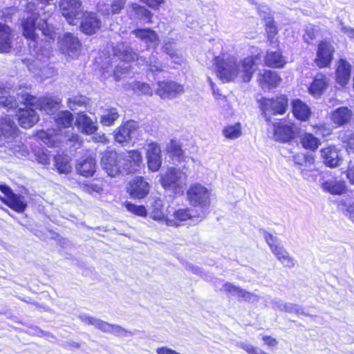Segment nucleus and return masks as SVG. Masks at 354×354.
Masks as SVG:
<instances>
[{
    "mask_svg": "<svg viewBox=\"0 0 354 354\" xmlns=\"http://www.w3.org/2000/svg\"><path fill=\"white\" fill-rule=\"evenodd\" d=\"M257 59H259L258 56L248 57L240 62L233 56L216 57L214 59L216 75L223 82H232L236 78L248 82L256 70Z\"/></svg>",
    "mask_w": 354,
    "mask_h": 354,
    "instance_id": "f257e3e1",
    "label": "nucleus"
},
{
    "mask_svg": "<svg viewBox=\"0 0 354 354\" xmlns=\"http://www.w3.org/2000/svg\"><path fill=\"white\" fill-rule=\"evenodd\" d=\"M17 101L24 104L30 105L36 109L44 111L48 114H52L56 111L61 102L58 98L47 97L37 98L24 90L17 93V100H16L12 96L7 95L6 91L0 90V104L3 107L8 109L16 108L19 106Z\"/></svg>",
    "mask_w": 354,
    "mask_h": 354,
    "instance_id": "f03ea898",
    "label": "nucleus"
},
{
    "mask_svg": "<svg viewBox=\"0 0 354 354\" xmlns=\"http://www.w3.org/2000/svg\"><path fill=\"white\" fill-rule=\"evenodd\" d=\"M51 13V10H48L47 13L32 12L30 16L24 18L21 21L24 36L35 42L37 37L36 31L38 30L41 31L44 35L52 39L54 30L48 22V17Z\"/></svg>",
    "mask_w": 354,
    "mask_h": 354,
    "instance_id": "7ed1b4c3",
    "label": "nucleus"
},
{
    "mask_svg": "<svg viewBox=\"0 0 354 354\" xmlns=\"http://www.w3.org/2000/svg\"><path fill=\"white\" fill-rule=\"evenodd\" d=\"M187 181V175L179 168L168 167L160 174V183L162 187L172 194L181 196L184 194Z\"/></svg>",
    "mask_w": 354,
    "mask_h": 354,
    "instance_id": "20e7f679",
    "label": "nucleus"
},
{
    "mask_svg": "<svg viewBox=\"0 0 354 354\" xmlns=\"http://www.w3.org/2000/svg\"><path fill=\"white\" fill-rule=\"evenodd\" d=\"M113 54L124 62L137 60L139 64H146L152 72L162 71V65L158 62L156 55H152L147 60L142 57H138L136 53L131 47L124 43L118 44L113 46Z\"/></svg>",
    "mask_w": 354,
    "mask_h": 354,
    "instance_id": "39448f33",
    "label": "nucleus"
},
{
    "mask_svg": "<svg viewBox=\"0 0 354 354\" xmlns=\"http://www.w3.org/2000/svg\"><path fill=\"white\" fill-rule=\"evenodd\" d=\"M261 105L266 120L270 122V114L285 113L288 107V98L284 95H281L276 98H265L262 100Z\"/></svg>",
    "mask_w": 354,
    "mask_h": 354,
    "instance_id": "423d86ee",
    "label": "nucleus"
},
{
    "mask_svg": "<svg viewBox=\"0 0 354 354\" xmlns=\"http://www.w3.org/2000/svg\"><path fill=\"white\" fill-rule=\"evenodd\" d=\"M59 8L63 17L71 25H76L84 14L80 0H61Z\"/></svg>",
    "mask_w": 354,
    "mask_h": 354,
    "instance_id": "0eeeda50",
    "label": "nucleus"
},
{
    "mask_svg": "<svg viewBox=\"0 0 354 354\" xmlns=\"http://www.w3.org/2000/svg\"><path fill=\"white\" fill-rule=\"evenodd\" d=\"M187 196L190 204L194 207L206 208L210 205L209 191L201 184L191 185L187 191Z\"/></svg>",
    "mask_w": 354,
    "mask_h": 354,
    "instance_id": "6e6552de",
    "label": "nucleus"
},
{
    "mask_svg": "<svg viewBox=\"0 0 354 354\" xmlns=\"http://www.w3.org/2000/svg\"><path fill=\"white\" fill-rule=\"evenodd\" d=\"M122 158V153L114 151H105L101 158L102 167L109 176L115 177L120 174V163Z\"/></svg>",
    "mask_w": 354,
    "mask_h": 354,
    "instance_id": "1a4fd4ad",
    "label": "nucleus"
},
{
    "mask_svg": "<svg viewBox=\"0 0 354 354\" xmlns=\"http://www.w3.org/2000/svg\"><path fill=\"white\" fill-rule=\"evenodd\" d=\"M264 238L270 246L272 252L278 260L284 266L288 268L294 267L295 260L292 258L283 247L277 244V238L270 234L265 232Z\"/></svg>",
    "mask_w": 354,
    "mask_h": 354,
    "instance_id": "9d476101",
    "label": "nucleus"
},
{
    "mask_svg": "<svg viewBox=\"0 0 354 354\" xmlns=\"http://www.w3.org/2000/svg\"><path fill=\"white\" fill-rule=\"evenodd\" d=\"M120 163V174H127L136 171L142 163V156L138 150L129 151L127 154L122 153Z\"/></svg>",
    "mask_w": 354,
    "mask_h": 354,
    "instance_id": "9b49d317",
    "label": "nucleus"
},
{
    "mask_svg": "<svg viewBox=\"0 0 354 354\" xmlns=\"http://www.w3.org/2000/svg\"><path fill=\"white\" fill-rule=\"evenodd\" d=\"M82 44L79 39L71 33H65L59 41V48L62 53L73 58L79 55Z\"/></svg>",
    "mask_w": 354,
    "mask_h": 354,
    "instance_id": "f8f14e48",
    "label": "nucleus"
},
{
    "mask_svg": "<svg viewBox=\"0 0 354 354\" xmlns=\"http://www.w3.org/2000/svg\"><path fill=\"white\" fill-rule=\"evenodd\" d=\"M150 185L142 176H136L129 183L127 192L134 198H144L149 192Z\"/></svg>",
    "mask_w": 354,
    "mask_h": 354,
    "instance_id": "ddd939ff",
    "label": "nucleus"
},
{
    "mask_svg": "<svg viewBox=\"0 0 354 354\" xmlns=\"http://www.w3.org/2000/svg\"><path fill=\"white\" fill-rule=\"evenodd\" d=\"M335 48L332 44L327 41H322L317 47L315 63L319 68L327 67L330 64Z\"/></svg>",
    "mask_w": 354,
    "mask_h": 354,
    "instance_id": "4468645a",
    "label": "nucleus"
},
{
    "mask_svg": "<svg viewBox=\"0 0 354 354\" xmlns=\"http://www.w3.org/2000/svg\"><path fill=\"white\" fill-rule=\"evenodd\" d=\"M137 129V122L132 120L128 121L115 131V140L124 145L131 141V138L136 135Z\"/></svg>",
    "mask_w": 354,
    "mask_h": 354,
    "instance_id": "2eb2a0df",
    "label": "nucleus"
},
{
    "mask_svg": "<svg viewBox=\"0 0 354 354\" xmlns=\"http://www.w3.org/2000/svg\"><path fill=\"white\" fill-rule=\"evenodd\" d=\"M147 160L149 169L157 171L162 165V151L158 144L151 142L147 147Z\"/></svg>",
    "mask_w": 354,
    "mask_h": 354,
    "instance_id": "dca6fc26",
    "label": "nucleus"
},
{
    "mask_svg": "<svg viewBox=\"0 0 354 354\" xmlns=\"http://www.w3.org/2000/svg\"><path fill=\"white\" fill-rule=\"evenodd\" d=\"M161 98H173L183 92V86L175 82H158L156 90Z\"/></svg>",
    "mask_w": 354,
    "mask_h": 354,
    "instance_id": "f3484780",
    "label": "nucleus"
},
{
    "mask_svg": "<svg viewBox=\"0 0 354 354\" xmlns=\"http://www.w3.org/2000/svg\"><path fill=\"white\" fill-rule=\"evenodd\" d=\"M26 105L25 109L20 108L17 114L18 122L24 129H28L35 124L39 120V115L32 107Z\"/></svg>",
    "mask_w": 354,
    "mask_h": 354,
    "instance_id": "a211bd4d",
    "label": "nucleus"
},
{
    "mask_svg": "<svg viewBox=\"0 0 354 354\" xmlns=\"http://www.w3.org/2000/svg\"><path fill=\"white\" fill-rule=\"evenodd\" d=\"M77 172L84 177H91L96 171V162L91 156L81 157L76 161Z\"/></svg>",
    "mask_w": 354,
    "mask_h": 354,
    "instance_id": "6ab92c4d",
    "label": "nucleus"
},
{
    "mask_svg": "<svg viewBox=\"0 0 354 354\" xmlns=\"http://www.w3.org/2000/svg\"><path fill=\"white\" fill-rule=\"evenodd\" d=\"M81 22V30L86 35L95 33L101 26V21L97 18L95 13L86 12L82 15Z\"/></svg>",
    "mask_w": 354,
    "mask_h": 354,
    "instance_id": "aec40b11",
    "label": "nucleus"
},
{
    "mask_svg": "<svg viewBox=\"0 0 354 354\" xmlns=\"http://www.w3.org/2000/svg\"><path fill=\"white\" fill-rule=\"evenodd\" d=\"M131 34L152 48H156L159 44V37L156 32L151 28H137L131 31Z\"/></svg>",
    "mask_w": 354,
    "mask_h": 354,
    "instance_id": "412c9836",
    "label": "nucleus"
},
{
    "mask_svg": "<svg viewBox=\"0 0 354 354\" xmlns=\"http://www.w3.org/2000/svg\"><path fill=\"white\" fill-rule=\"evenodd\" d=\"M96 120H93L84 113H79L76 118L75 124L82 133L91 135L95 133L98 129Z\"/></svg>",
    "mask_w": 354,
    "mask_h": 354,
    "instance_id": "4be33fe9",
    "label": "nucleus"
},
{
    "mask_svg": "<svg viewBox=\"0 0 354 354\" xmlns=\"http://www.w3.org/2000/svg\"><path fill=\"white\" fill-rule=\"evenodd\" d=\"M321 156L324 164L329 167H336L342 162L339 151L335 147H328L321 150Z\"/></svg>",
    "mask_w": 354,
    "mask_h": 354,
    "instance_id": "5701e85b",
    "label": "nucleus"
},
{
    "mask_svg": "<svg viewBox=\"0 0 354 354\" xmlns=\"http://www.w3.org/2000/svg\"><path fill=\"white\" fill-rule=\"evenodd\" d=\"M328 86V79L326 76L322 73H317L310 84L308 91L315 97H319L326 90Z\"/></svg>",
    "mask_w": 354,
    "mask_h": 354,
    "instance_id": "b1692460",
    "label": "nucleus"
},
{
    "mask_svg": "<svg viewBox=\"0 0 354 354\" xmlns=\"http://www.w3.org/2000/svg\"><path fill=\"white\" fill-rule=\"evenodd\" d=\"M194 217L189 209H179L166 218V224L168 226L178 227L184 222L192 220Z\"/></svg>",
    "mask_w": 354,
    "mask_h": 354,
    "instance_id": "393cba45",
    "label": "nucleus"
},
{
    "mask_svg": "<svg viewBox=\"0 0 354 354\" xmlns=\"http://www.w3.org/2000/svg\"><path fill=\"white\" fill-rule=\"evenodd\" d=\"M274 138L275 140L286 142L295 138V132L291 126L281 122L274 125Z\"/></svg>",
    "mask_w": 354,
    "mask_h": 354,
    "instance_id": "a878e982",
    "label": "nucleus"
},
{
    "mask_svg": "<svg viewBox=\"0 0 354 354\" xmlns=\"http://www.w3.org/2000/svg\"><path fill=\"white\" fill-rule=\"evenodd\" d=\"M292 111L295 117L301 121L307 120L310 115V107L299 99L293 100L291 102Z\"/></svg>",
    "mask_w": 354,
    "mask_h": 354,
    "instance_id": "bb28decb",
    "label": "nucleus"
},
{
    "mask_svg": "<svg viewBox=\"0 0 354 354\" xmlns=\"http://www.w3.org/2000/svg\"><path fill=\"white\" fill-rule=\"evenodd\" d=\"M4 203L18 213L24 212L27 207L25 196L14 192L6 198Z\"/></svg>",
    "mask_w": 354,
    "mask_h": 354,
    "instance_id": "cd10ccee",
    "label": "nucleus"
},
{
    "mask_svg": "<svg viewBox=\"0 0 354 354\" xmlns=\"http://www.w3.org/2000/svg\"><path fill=\"white\" fill-rule=\"evenodd\" d=\"M353 117L352 111L348 108L342 106L334 111L330 116L333 123L342 126L348 124Z\"/></svg>",
    "mask_w": 354,
    "mask_h": 354,
    "instance_id": "c85d7f7f",
    "label": "nucleus"
},
{
    "mask_svg": "<svg viewBox=\"0 0 354 354\" xmlns=\"http://www.w3.org/2000/svg\"><path fill=\"white\" fill-rule=\"evenodd\" d=\"M258 80L263 89H269L277 86L281 82V78L276 72L266 71L262 75H260Z\"/></svg>",
    "mask_w": 354,
    "mask_h": 354,
    "instance_id": "c756f323",
    "label": "nucleus"
},
{
    "mask_svg": "<svg viewBox=\"0 0 354 354\" xmlns=\"http://www.w3.org/2000/svg\"><path fill=\"white\" fill-rule=\"evenodd\" d=\"M0 131L1 136L8 139V142H11L16 137L18 129L10 118L6 117L1 122Z\"/></svg>",
    "mask_w": 354,
    "mask_h": 354,
    "instance_id": "7c9ffc66",
    "label": "nucleus"
},
{
    "mask_svg": "<svg viewBox=\"0 0 354 354\" xmlns=\"http://www.w3.org/2000/svg\"><path fill=\"white\" fill-rule=\"evenodd\" d=\"M337 82L342 86L346 85L351 77V66L344 59H340L336 70Z\"/></svg>",
    "mask_w": 354,
    "mask_h": 354,
    "instance_id": "2f4dec72",
    "label": "nucleus"
},
{
    "mask_svg": "<svg viewBox=\"0 0 354 354\" xmlns=\"http://www.w3.org/2000/svg\"><path fill=\"white\" fill-rule=\"evenodd\" d=\"M12 38L10 28L6 24H0V52L9 51L11 48Z\"/></svg>",
    "mask_w": 354,
    "mask_h": 354,
    "instance_id": "473e14b6",
    "label": "nucleus"
},
{
    "mask_svg": "<svg viewBox=\"0 0 354 354\" xmlns=\"http://www.w3.org/2000/svg\"><path fill=\"white\" fill-rule=\"evenodd\" d=\"M322 188L331 194L340 195L346 190V183L343 180L330 179L322 183Z\"/></svg>",
    "mask_w": 354,
    "mask_h": 354,
    "instance_id": "72a5a7b5",
    "label": "nucleus"
},
{
    "mask_svg": "<svg viewBox=\"0 0 354 354\" xmlns=\"http://www.w3.org/2000/svg\"><path fill=\"white\" fill-rule=\"evenodd\" d=\"M221 290L225 292L229 296H234L245 300L250 299L252 296L251 293L229 282L224 283Z\"/></svg>",
    "mask_w": 354,
    "mask_h": 354,
    "instance_id": "f704fd0d",
    "label": "nucleus"
},
{
    "mask_svg": "<svg viewBox=\"0 0 354 354\" xmlns=\"http://www.w3.org/2000/svg\"><path fill=\"white\" fill-rule=\"evenodd\" d=\"M265 63L272 68H282L286 64V60L280 52H267Z\"/></svg>",
    "mask_w": 354,
    "mask_h": 354,
    "instance_id": "c9c22d12",
    "label": "nucleus"
},
{
    "mask_svg": "<svg viewBox=\"0 0 354 354\" xmlns=\"http://www.w3.org/2000/svg\"><path fill=\"white\" fill-rule=\"evenodd\" d=\"M104 333H112L118 337H126L134 335L133 332L129 331L120 326L112 325L108 322H104L102 330Z\"/></svg>",
    "mask_w": 354,
    "mask_h": 354,
    "instance_id": "e433bc0d",
    "label": "nucleus"
},
{
    "mask_svg": "<svg viewBox=\"0 0 354 354\" xmlns=\"http://www.w3.org/2000/svg\"><path fill=\"white\" fill-rule=\"evenodd\" d=\"M55 166L59 173L68 174L71 171V159L68 155L57 154L54 158Z\"/></svg>",
    "mask_w": 354,
    "mask_h": 354,
    "instance_id": "4c0bfd02",
    "label": "nucleus"
},
{
    "mask_svg": "<svg viewBox=\"0 0 354 354\" xmlns=\"http://www.w3.org/2000/svg\"><path fill=\"white\" fill-rule=\"evenodd\" d=\"M301 142L302 146L311 151L316 150L321 145L319 139L311 133H305L301 136Z\"/></svg>",
    "mask_w": 354,
    "mask_h": 354,
    "instance_id": "58836bf2",
    "label": "nucleus"
},
{
    "mask_svg": "<svg viewBox=\"0 0 354 354\" xmlns=\"http://www.w3.org/2000/svg\"><path fill=\"white\" fill-rule=\"evenodd\" d=\"M167 151L174 161L180 162L183 158V151L179 143L171 140L167 145Z\"/></svg>",
    "mask_w": 354,
    "mask_h": 354,
    "instance_id": "ea45409f",
    "label": "nucleus"
},
{
    "mask_svg": "<svg viewBox=\"0 0 354 354\" xmlns=\"http://www.w3.org/2000/svg\"><path fill=\"white\" fill-rule=\"evenodd\" d=\"M119 114L115 108H111L105 109L100 119V122L104 126H111L114 124L115 121L118 118Z\"/></svg>",
    "mask_w": 354,
    "mask_h": 354,
    "instance_id": "a19ab883",
    "label": "nucleus"
},
{
    "mask_svg": "<svg viewBox=\"0 0 354 354\" xmlns=\"http://www.w3.org/2000/svg\"><path fill=\"white\" fill-rule=\"evenodd\" d=\"M132 9L138 19L142 20L147 24L151 23L153 14L145 7L134 3L132 5Z\"/></svg>",
    "mask_w": 354,
    "mask_h": 354,
    "instance_id": "79ce46f5",
    "label": "nucleus"
},
{
    "mask_svg": "<svg viewBox=\"0 0 354 354\" xmlns=\"http://www.w3.org/2000/svg\"><path fill=\"white\" fill-rule=\"evenodd\" d=\"M53 130H48V131H40L37 133V138L44 142L48 147H57V142L58 140L57 136L53 135Z\"/></svg>",
    "mask_w": 354,
    "mask_h": 354,
    "instance_id": "37998d69",
    "label": "nucleus"
},
{
    "mask_svg": "<svg viewBox=\"0 0 354 354\" xmlns=\"http://www.w3.org/2000/svg\"><path fill=\"white\" fill-rule=\"evenodd\" d=\"M223 136L227 139H236L241 136V128L239 123H236L234 125H229L223 128Z\"/></svg>",
    "mask_w": 354,
    "mask_h": 354,
    "instance_id": "c03bdc74",
    "label": "nucleus"
},
{
    "mask_svg": "<svg viewBox=\"0 0 354 354\" xmlns=\"http://www.w3.org/2000/svg\"><path fill=\"white\" fill-rule=\"evenodd\" d=\"M150 217L157 221L165 222L166 218L169 216H166L165 211L163 209V206L160 202H156L153 205V209L150 214Z\"/></svg>",
    "mask_w": 354,
    "mask_h": 354,
    "instance_id": "a18cd8bd",
    "label": "nucleus"
},
{
    "mask_svg": "<svg viewBox=\"0 0 354 354\" xmlns=\"http://www.w3.org/2000/svg\"><path fill=\"white\" fill-rule=\"evenodd\" d=\"M73 116L68 111H61L58 113L56 118V122L59 126L63 127H69L72 125Z\"/></svg>",
    "mask_w": 354,
    "mask_h": 354,
    "instance_id": "49530a36",
    "label": "nucleus"
},
{
    "mask_svg": "<svg viewBox=\"0 0 354 354\" xmlns=\"http://www.w3.org/2000/svg\"><path fill=\"white\" fill-rule=\"evenodd\" d=\"M339 137L344 143L347 144V150L354 151V131L346 130L339 134Z\"/></svg>",
    "mask_w": 354,
    "mask_h": 354,
    "instance_id": "de8ad7c7",
    "label": "nucleus"
},
{
    "mask_svg": "<svg viewBox=\"0 0 354 354\" xmlns=\"http://www.w3.org/2000/svg\"><path fill=\"white\" fill-rule=\"evenodd\" d=\"M162 49L166 54L169 55L174 63L180 64L182 62L183 59L173 48L172 42L168 41L165 43Z\"/></svg>",
    "mask_w": 354,
    "mask_h": 354,
    "instance_id": "09e8293b",
    "label": "nucleus"
},
{
    "mask_svg": "<svg viewBox=\"0 0 354 354\" xmlns=\"http://www.w3.org/2000/svg\"><path fill=\"white\" fill-rule=\"evenodd\" d=\"M79 318L82 322L88 325H92L96 328L102 330L104 321L91 317L86 314L80 315Z\"/></svg>",
    "mask_w": 354,
    "mask_h": 354,
    "instance_id": "8fccbe9b",
    "label": "nucleus"
},
{
    "mask_svg": "<svg viewBox=\"0 0 354 354\" xmlns=\"http://www.w3.org/2000/svg\"><path fill=\"white\" fill-rule=\"evenodd\" d=\"M283 311L289 313H295L297 315H304L306 316H310L314 321H316V316L308 315L304 312V308L297 304L285 303Z\"/></svg>",
    "mask_w": 354,
    "mask_h": 354,
    "instance_id": "3c124183",
    "label": "nucleus"
},
{
    "mask_svg": "<svg viewBox=\"0 0 354 354\" xmlns=\"http://www.w3.org/2000/svg\"><path fill=\"white\" fill-rule=\"evenodd\" d=\"M126 0H110L109 7L106 8V14H118L124 8Z\"/></svg>",
    "mask_w": 354,
    "mask_h": 354,
    "instance_id": "603ef678",
    "label": "nucleus"
},
{
    "mask_svg": "<svg viewBox=\"0 0 354 354\" xmlns=\"http://www.w3.org/2000/svg\"><path fill=\"white\" fill-rule=\"evenodd\" d=\"M127 209L140 216H145L147 214V211L144 205H136L131 203H127L125 204Z\"/></svg>",
    "mask_w": 354,
    "mask_h": 354,
    "instance_id": "864d4df0",
    "label": "nucleus"
},
{
    "mask_svg": "<svg viewBox=\"0 0 354 354\" xmlns=\"http://www.w3.org/2000/svg\"><path fill=\"white\" fill-rule=\"evenodd\" d=\"M266 30L268 34V37L270 39L274 38L277 33V27L271 17L266 19Z\"/></svg>",
    "mask_w": 354,
    "mask_h": 354,
    "instance_id": "5fc2aeb1",
    "label": "nucleus"
},
{
    "mask_svg": "<svg viewBox=\"0 0 354 354\" xmlns=\"http://www.w3.org/2000/svg\"><path fill=\"white\" fill-rule=\"evenodd\" d=\"M316 37V29L313 26H308L304 35V39L308 44H310Z\"/></svg>",
    "mask_w": 354,
    "mask_h": 354,
    "instance_id": "6e6d98bb",
    "label": "nucleus"
},
{
    "mask_svg": "<svg viewBox=\"0 0 354 354\" xmlns=\"http://www.w3.org/2000/svg\"><path fill=\"white\" fill-rule=\"evenodd\" d=\"M135 88L145 95H152V88L151 86L143 82H137L135 84Z\"/></svg>",
    "mask_w": 354,
    "mask_h": 354,
    "instance_id": "4d7b16f0",
    "label": "nucleus"
},
{
    "mask_svg": "<svg viewBox=\"0 0 354 354\" xmlns=\"http://www.w3.org/2000/svg\"><path fill=\"white\" fill-rule=\"evenodd\" d=\"M341 32L345 34L350 39L354 40V28L344 25L342 20L339 21Z\"/></svg>",
    "mask_w": 354,
    "mask_h": 354,
    "instance_id": "13d9d810",
    "label": "nucleus"
},
{
    "mask_svg": "<svg viewBox=\"0 0 354 354\" xmlns=\"http://www.w3.org/2000/svg\"><path fill=\"white\" fill-rule=\"evenodd\" d=\"M15 12V8L12 7L9 8H3V9L0 10V19H4L5 21H7L10 19H11L12 15Z\"/></svg>",
    "mask_w": 354,
    "mask_h": 354,
    "instance_id": "bf43d9fd",
    "label": "nucleus"
},
{
    "mask_svg": "<svg viewBox=\"0 0 354 354\" xmlns=\"http://www.w3.org/2000/svg\"><path fill=\"white\" fill-rule=\"evenodd\" d=\"M271 307L274 310H279L280 311H283L285 303L281 301L279 299H272L270 301Z\"/></svg>",
    "mask_w": 354,
    "mask_h": 354,
    "instance_id": "052dcab7",
    "label": "nucleus"
},
{
    "mask_svg": "<svg viewBox=\"0 0 354 354\" xmlns=\"http://www.w3.org/2000/svg\"><path fill=\"white\" fill-rule=\"evenodd\" d=\"M84 104H85V99L69 98L68 100V106L72 110L75 109V105L81 106Z\"/></svg>",
    "mask_w": 354,
    "mask_h": 354,
    "instance_id": "680f3d73",
    "label": "nucleus"
},
{
    "mask_svg": "<svg viewBox=\"0 0 354 354\" xmlns=\"http://www.w3.org/2000/svg\"><path fill=\"white\" fill-rule=\"evenodd\" d=\"M143 3H146L149 7L156 9L158 8L163 2L164 0H141Z\"/></svg>",
    "mask_w": 354,
    "mask_h": 354,
    "instance_id": "e2e57ef3",
    "label": "nucleus"
},
{
    "mask_svg": "<svg viewBox=\"0 0 354 354\" xmlns=\"http://www.w3.org/2000/svg\"><path fill=\"white\" fill-rule=\"evenodd\" d=\"M156 353L157 354H180L179 353L176 352V351L168 348L167 346H162L158 347L156 348Z\"/></svg>",
    "mask_w": 354,
    "mask_h": 354,
    "instance_id": "0e129e2a",
    "label": "nucleus"
},
{
    "mask_svg": "<svg viewBox=\"0 0 354 354\" xmlns=\"http://www.w3.org/2000/svg\"><path fill=\"white\" fill-rule=\"evenodd\" d=\"M262 339L268 346H275L278 344V342L275 338L268 335L263 336Z\"/></svg>",
    "mask_w": 354,
    "mask_h": 354,
    "instance_id": "69168bd1",
    "label": "nucleus"
},
{
    "mask_svg": "<svg viewBox=\"0 0 354 354\" xmlns=\"http://www.w3.org/2000/svg\"><path fill=\"white\" fill-rule=\"evenodd\" d=\"M304 165L310 166L314 164L315 159L312 154H303Z\"/></svg>",
    "mask_w": 354,
    "mask_h": 354,
    "instance_id": "338daca9",
    "label": "nucleus"
},
{
    "mask_svg": "<svg viewBox=\"0 0 354 354\" xmlns=\"http://www.w3.org/2000/svg\"><path fill=\"white\" fill-rule=\"evenodd\" d=\"M346 214L349 218L354 223V205H350L346 208Z\"/></svg>",
    "mask_w": 354,
    "mask_h": 354,
    "instance_id": "774afa93",
    "label": "nucleus"
}]
</instances>
